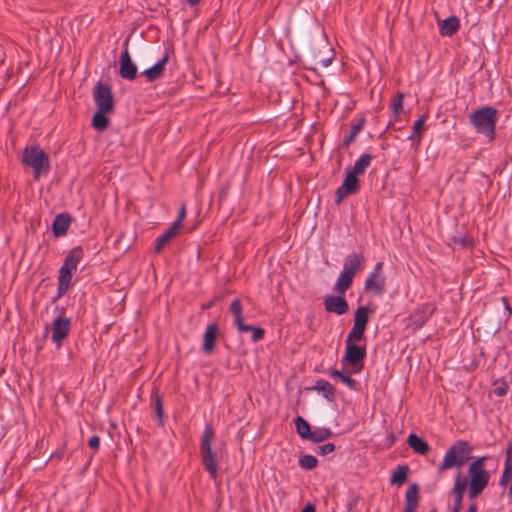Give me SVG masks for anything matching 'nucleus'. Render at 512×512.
<instances>
[{
	"label": "nucleus",
	"mask_w": 512,
	"mask_h": 512,
	"mask_svg": "<svg viewBox=\"0 0 512 512\" xmlns=\"http://www.w3.org/2000/svg\"><path fill=\"white\" fill-rule=\"evenodd\" d=\"M486 457H481L472 462L468 467V476L458 473L455 479L463 483V489H467L469 499L477 498L488 486L490 474L485 469Z\"/></svg>",
	"instance_id": "obj_1"
},
{
	"label": "nucleus",
	"mask_w": 512,
	"mask_h": 512,
	"mask_svg": "<svg viewBox=\"0 0 512 512\" xmlns=\"http://www.w3.org/2000/svg\"><path fill=\"white\" fill-rule=\"evenodd\" d=\"M469 122L475 131L489 141L494 140L499 112L492 106H483L469 114Z\"/></svg>",
	"instance_id": "obj_2"
},
{
	"label": "nucleus",
	"mask_w": 512,
	"mask_h": 512,
	"mask_svg": "<svg viewBox=\"0 0 512 512\" xmlns=\"http://www.w3.org/2000/svg\"><path fill=\"white\" fill-rule=\"evenodd\" d=\"M471 454L472 447L468 442L462 440L455 442L446 451L438 471L441 473L454 467L460 468L464 466L466 462L471 458Z\"/></svg>",
	"instance_id": "obj_3"
},
{
	"label": "nucleus",
	"mask_w": 512,
	"mask_h": 512,
	"mask_svg": "<svg viewBox=\"0 0 512 512\" xmlns=\"http://www.w3.org/2000/svg\"><path fill=\"white\" fill-rule=\"evenodd\" d=\"M22 162L33 169L34 179L36 180L42 174H46L50 168L48 155L36 145L26 147L23 150Z\"/></svg>",
	"instance_id": "obj_4"
},
{
	"label": "nucleus",
	"mask_w": 512,
	"mask_h": 512,
	"mask_svg": "<svg viewBox=\"0 0 512 512\" xmlns=\"http://www.w3.org/2000/svg\"><path fill=\"white\" fill-rule=\"evenodd\" d=\"M214 436V431L211 426H206L205 430L201 437V445L200 452L202 456V461L205 466V469L209 472L210 476L213 479L217 478V456L215 452L212 451L211 441Z\"/></svg>",
	"instance_id": "obj_5"
},
{
	"label": "nucleus",
	"mask_w": 512,
	"mask_h": 512,
	"mask_svg": "<svg viewBox=\"0 0 512 512\" xmlns=\"http://www.w3.org/2000/svg\"><path fill=\"white\" fill-rule=\"evenodd\" d=\"M71 329L70 318L64 317L59 314L50 325L45 326V334L47 337L50 334V338L56 347L59 349L65 339L68 337Z\"/></svg>",
	"instance_id": "obj_6"
},
{
	"label": "nucleus",
	"mask_w": 512,
	"mask_h": 512,
	"mask_svg": "<svg viewBox=\"0 0 512 512\" xmlns=\"http://www.w3.org/2000/svg\"><path fill=\"white\" fill-rule=\"evenodd\" d=\"M229 310L233 315V323L240 332H252L251 339L254 342L260 341L264 337L265 331L262 328L244 324L243 308L239 299L231 302Z\"/></svg>",
	"instance_id": "obj_7"
},
{
	"label": "nucleus",
	"mask_w": 512,
	"mask_h": 512,
	"mask_svg": "<svg viewBox=\"0 0 512 512\" xmlns=\"http://www.w3.org/2000/svg\"><path fill=\"white\" fill-rule=\"evenodd\" d=\"M385 285L386 278L383 274V263L378 262L375 265L373 272L366 279L364 287L367 291L381 296L385 292Z\"/></svg>",
	"instance_id": "obj_8"
},
{
	"label": "nucleus",
	"mask_w": 512,
	"mask_h": 512,
	"mask_svg": "<svg viewBox=\"0 0 512 512\" xmlns=\"http://www.w3.org/2000/svg\"><path fill=\"white\" fill-rule=\"evenodd\" d=\"M93 98L98 110L111 111L113 109V96L108 85L97 83L94 87Z\"/></svg>",
	"instance_id": "obj_9"
},
{
	"label": "nucleus",
	"mask_w": 512,
	"mask_h": 512,
	"mask_svg": "<svg viewBox=\"0 0 512 512\" xmlns=\"http://www.w3.org/2000/svg\"><path fill=\"white\" fill-rule=\"evenodd\" d=\"M359 188L358 177L346 171V176L342 184L336 190L335 202L339 204L345 197L357 193Z\"/></svg>",
	"instance_id": "obj_10"
},
{
	"label": "nucleus",
	"mask_w": 512,
	"mask_h": 512,
	"mask_svg": "<svg viewBox=\"0 0 512 512\" xmlns=\"http://www.w3.org/2000/svg\"><path fill=\"white\" fill-rule=\"evenodd\" d=\"M119 75L126 80H133L137 75V65L132 61L127 47L119 59Z\"/></svg>",
	"instance_id": "obj_11"
},
{
	"label": "nucleus",
	"mask_w": 512,
	"mask_h": 512,
	"mask_svg": "<svg viewBox=\"0 0 512 512\" xmlns=\"http://www.w3.org/2000/svg\"><path fill=\"white\" fill-rule=\"evenodd\" d=\"M325 309L330 313L337 315L345 314L348 309V303L344 297L328 295L324 298Z\"/></svg>",
	"instance_id": "obj_12"
},
{
	"label": "nucleus",
	"mask_w": 512,
	"mask_h": 512,
	"mask_svg": "<svg viewBox=\"0 0 512 512\" xmlns=\"http://www.w3.org/2000/svg\"><path fill=\"white\" fill-rule=\"evenodd\" d=\"M365 259L362 255L352 253L348 255L343 264V272L354 278L355 274L363 267Z\"/></svg>",
	"instance_id": "obj_13"
},
{
	"label": "nucleus",
	"mask_w": 512,
	"mask_h": 512,
	"mask_svg": "<svg viewBox=\"0 0 512 512\" xmlns=\"http://www.w3.org/2000/svg\"><path fill=\"white\" fill-rule=\"evenodd\" d=\"M218 328L215 323L207 326L203 334L202 351L205 354H211L214 351L215 343L217 340Z\"/></svg>",
	"instance_id": "obj_14"
},
{
	"label": "nucleus",
	"mask_w": 512,
	"mask_h": 512,
	"mask_svg": "<svg viewBox=\"0 0 512 512\" xmlns=\"http://www.w3.org/2000/svg\"><path fill=\"white\" fill-rule=\"evenodd\" d=\"M168 59L169 56L167 53H165L156 64L144 70L143 75L146 77V79L151 82L160 78L165 71Z\"/></svg>",
	"instance_id": "obj_15"
},
{
	"label": "nucleus",
	"mask_w": 512,
	"mask_h": 512,
	"mask_svg": "<svg viewBox=\"0 0 512 512\" xmlns=\"http://www.w3.org/2000/svg\"><path fill=\"white\" fill-rule=\"evenodd\" d=\"M366 356V351L364 348L359 347L354 344L346 343V351L344 355V359L352 366H356L360 363Z\"/></svg>",
	"instance_id": "obj_16"
},
{
	"label": "nucleus",
	"mask_w": 512,
	"mask_h": 512,
	"mask_svg": "<svg viewBox=\"0 0 512 512\" xmlns=\"http://www.w3.org/2000/svg\"><path fill=\"white\" fill-rule=\"evenodd\" d=\"M74 271L61 267L58 275L57 295L54 301L61 298L68 290Z\"/></svg>",
	"instance_id": "obj_17"
},
{
	"label": "nucleus",
	"mask_w": 512,
	"mask_h": 512,
	"mask_svg": "<svg viewBox=\"0 0 512 512\" xmlns=\"http://www.w3.org/2000/svg\"><path fill=\"white\" fill-rule=\"evenodd\" d=\"M179 231L180 230L177 228V224H172V226L168 230L159 235L155 239L156 253H159L173 238H175L178 235Z\"/></svg>",
	"instance_id": "obj_18"
},
{
	"label": "nucleus",
	"mask_w": 512,
	"mask_h": 512,
	"mask_svg": "<svg viewBox=\"0 0 512 512\" xmlns=\"http://www.w3.org/2000/svg\"><path fill=\"white\" fill-rule=\"evenodd\" d=\"M83 254V249L81 247L73 248L65 257L62 267L75 272L78 264L83 258Z\"/></svg>",
	"instance_id": "obj_19"
},
{
	"label": "nucleus",
	"mask_w": 512,
	"mask_h": 512,
	"mask_svg": "<svg viewBox=\"0 0 512 512\" xmlns=\"http://www.w3.org/2000/svg\"><path fill=\"white\" fill-rule=\"evenodd\" d=\"M70 223L71 218L68 214L61 213L57 215L52 224V229L55 236L59 237L64 235L67 232Z\"/></svg>",
	"instance_id": "obj_20"
},
{
	"label": "nucleus",
	"mask_w": 512,
	"mask_h": 512,
	"mask_svg": "<svg viewBox=\"0 0 512 512\" xmlns=\"http://www.w3.org/2000/svg\"><path fill=\"white\" fill-rule=\"evenodd\" d=\"M418 486L412 484L406 491L404 512H415L418 507Z\"/></svg>",
	"instance_id": "obj_21"
},
{
	"label": "nucleus",
	"mask_w": 512,
	"mask_h": 512,
	"mask_svg": "<svg viewBox=\"0 0 512 512\" xmlns=\"http://www.w3.org/2000/svg\"><path fill=\"white\" fill-rule=\"evenodd\" d=\"M372 161V156L368 153L362 154L360 158L355 162L352 169H346L350 174L358 177L362 175L365 170L369 167Z\"/></svg>",
	"instance_id": "obj_22"
},
{
	"label": "nucleus",
	"mask_w": 512,
	"mask_h": 512,
	"mask_svg": "<svg viewBox=\"0 0 512 512\" xmlns=\"http://www.w3.org/2000/svg\"><path fill=\"white\" fill-rule=\"evenodd\" d=\"M459 19L457 17H448L439 22V30L443 36H452L459 29Z\"/></svg>",
	"instance_id": "obj_23"
},
{
	"label": "nucleus",
	"mask_w": 512,
	"mask_h": 512,
	"mask_svg": "<svg viewBox=\"0 0 512 512\" xmlns=\"http://www.w3.org/2000/svg\"><path fill=\"white\" fill-rule=\"evenodd\" d=\"M407 442L409 446L414 450V452L421 455H425L430 449L427 442L413 433L408 436Z\"/></svg>",
	"instance_id": "obj_24"
},
{
	"label": "nucleus",
	"mask_w": 512,
	"mask_h": 512,
	"mask_svg": "<svg viewBox=\"0 0 512 512\" xmlns=\"http://www.w3.org/2000/svg\"><path fill=\"white\" fill-rule=\"evenodd\" d=\"M364 123V118H358L352 121L350 134L345 138L343 142L345 146H349L350 143H352L355 140L357 135L362 131Z\"/></svg>",
	"instance_id": "obj_25"
},
{
	"label": "nucleus",
	"mask_w": 512,
	"mask_h": 512,
	"mask_svg": "<svg viewBox=\"0 0 512 512\" xmlns=\"http://www.w3.org/2000/svg\"><path fill=\"white\" fill-rule=\"evenodd\" d=\"M370 312L371 311L368 307H359L354 315V325L361 327L362 329H365L368 323Z\"/></svg>",
	"instance_id": "obj_26"
},
{
	"label": "nucleus",
	"mask_w": 512,
	"mask_h": 512,
	"mask_svg": "<svg viewBox=\"0 0 512 512\" xmlns=\"http://www.w3.org/2000/svg\"><path fill=\"white\" fill-rule=\"evenodd\" d=\"M464 492H465V490L463 489V483H461L459 479H455L454 485L452 488V493L455 497V505H454L453 512L460 511Z\"/></svg>",
	"instance_id": "obj_27"
},
{
	"label": "nucleus",
	"mask_w": 512,
	"mask_h": 512,
	"mask_svg": "<svg viewBox=\"0 0 512 512\" xmlns=\"http://www.w3.org/2000/svg\"><path fill=\"white\" fill-rule=\"evenodd\" d=\"M352 281L353 277L342 271L334 284V290L338 293H344L351 286Z\"/></svg>",
	"instance_id": "obj_28"
},
{
	"label": "nucleus",
	"mask_w": 512,
	"mask_h": 512,
	"mask_svg": "<svg viewBox=\"0 0 512 512\" xmlns=\"http://www.w3.org/2000/svg\"><path fill=\"white\" fill-rule=\"evenodd\" d=\"M295 426H296V431H297L298 435L302 439L308 440V438L311 434V431H312L309 423L304 418L298 416L295 419Z\"/></svg>",
	"instance_id": "obj_29"
},
{
	"label": "nucleus",
	"mask_w": 512,
	"mask_h": 512,
	"mask_svg": "<svg viewBox=\"0 0 512 512\" xmlns=\"http://www.w3.org/2000/svg\"><path fill=\"white\" fill-rule=\"evenodd\" d=\"M109 111L98 110L92 119V125L97 131H104L108 127V119L105 116Z\"/></svg>",
	"instance_id": "obj_30"
},
{
	"label": "nucleus",
	"mask_w": 512,
	"mask_h": 512,
	"mask_svg": "<svg viewBox=\"0 0 512 512\" xmlns=\"http://www.w3.org/2000/svg\"><path fill=\"white\" fill-rule=\"evenodd\" d=\"M330 375L340 382H342L344 385L349 387L352 390L356 389L357 383L355 380H353L347 373H344L342 371H339L337 369L332 370Z\"/></svg>",
	"instance_id": "obj_31"
},
{
	"label": "nucleus",
	"mask_w": 512,
	"mask_h": 512,
	"mask_svg": "<svg viewBox=\"0 0 512 512\" xmlns=\"http://www.w3.org/2000/svg\"><path fill=\"white\" fill-rule=\"evenodd\" d=\"M332 432L327 428H315L311 431L308 440L312 442H322L331 436Z\"/></svg>",
	"instance_id": "obj_32"
},
{
	"label": "nucleus",
	"mask_w": 512,
	"mask_h": 512,
	"mask_svg": "<svg viewBox=\"0 0 512 512\" xmlns=\"http://www.w3.org/2000/svg\"><path fill=\"white\" fill-rule=\"evenodd\" d=\"M315 389L317 391L321 392L326 399H328V400L333 399L334 388L329 382H327L325 380L317 381V383L315 385Z\"/></svg>",
	"instance_id": "obj_33"
},
{
	"label": "nucleus",
	"mask_w": 512,
	"mask_h": 512,
	"mask_svg": "<svg viewBox=\"0 0 512 512\" xmlns=\"http://www.w3.org/2000/svg\"><path fill=\"white\" fill-rule=\"evenodd\" d=\"M407 477V468L405 466H399L391 476V483L401 485L405 482Z\"/></svg>",
	"instance_id": "obj_34"
},
{
	"label": "nucleus",
	"mask_w": 512,
	"mask_h": 512,
	"mask_svg": "<svg viewBox=\"0 0 512 512\" xmlns=\"http://www.w3.org/2000/svg\"><path fill=\"white\" fill-rule=\"evenodd\" d=\"M364 331L365 329L353 325L352 329L350 330L347 336L346 343L352 344L353 342L360 340L363 336Z\"/></svg>",
	"instance_id": "obj_35"
},
{
	"label": "nucleus",
	"mask_w": 512,
	"mask_h": 512,
	"mask_svg": "<svg viewBox=\"0 0 512 512\" xmlns=\"http://www.w3.org/2000/svg\"><path fill=\"white\" fill-rule=\"evenodd\" d=\"M299 465L304 469H313L317 465V459L312 455H304L300 458Z\"/></svg>",
	"instance_id": "obj_36"
},
{
	"label": "nucleus",
	"mask_w": 512,
	"mask_h": 512,
	"mask_svg": "<svg viewBox=\"0 0 512 512\" xmlns=\"http://www.w3.org/2000/svg\"><path fill=\"white\" fill-rule=\"evenodd\" d=\"M499 484L503 487H507L508 486V496L510 497V499H512V473L508 475V477L506 479H504V473L502 474L500 480H499Z\"/></svg>",
	"instance_id": "obj_37"
},
{
	"label": "nucleus",
	"mask_w": 512,
	"mask_h": 512,
	"mask_svg": "<svg viewBox=\"0 0 512 512\" xmlns=\"http://www.w3.org/2000/svg\"><path fill=\"white\" fill-rule=\"evenodd\" d=\"M335 446L332 443H326L324 445L318 446L316 452L320 455H327L334 451Z\"/></svg>",
	"instance_id": "obj_38"
},
{
	"label": "nucleus",
	"mask_w": 512,
	"mask_h": 512,
	"mask_svg": "<svg viewBox=\"0 0 512 512\" xmlns=\"http://www.w3.org/2000/svg\"><path fill=\"white\" fill-rule=\"evenodd\" d=\"M425 121H426V116H421L417 121H415V123L413 125V130L415 132L422 133V131L424 130Z\"/></svg>",
	"instance_id": "obj_39"
},
{
	"label": "nucleus",
	"mask_w": 512,
	"mask_h": 512,
	"mask_svg": "<svg viewBox=\"0 0 512 512\" xmlns=\"http://www.w3.org/2000/svg\"><path fill=\"white\" fill-rule=\"evenodd\" d=\"M409 140L412 142L411 145L416 149L417 146L420 143V140H421V133L420 132H415L413 130L412 134L409 136Z\"/></svg>",
	"instance_id": "obj_40"
},
{
	"label": "nucleus",
	"mask_w": 512,
	"mask_h": 512,
	"mask_svg": "<svg viewBox=\"0 0 512 512\" xmlns=\"http://www.w3.org/2000/svg\"><path fill=\"white\" fill-rule=\"evenodd\" d=\"M403 107V96L398 95L397 98L393 101V110L395 113H398L402 110Z\"/></svg>",
	"instance_id": "obj_41"
},
{
	"label": "nucleus",
	"mask_w": 512,
	"mask_h": 512,
	"mask_svg": "<svg viewBox=\"0 0 512 512\" xmlns=\"http://www.w3.org/2000/svg\"><path fill=\"white\" fill-rule=\"evenodd\" d=\"M100 445V438L97 435H93L88 440V446L93 449L97 450Z\"/></svg>",
	"instance_id": "obj_42"
},
{
	"label": "nucleus",
	"mask_w": 512,
	"mask_h": 512,
	"mask_svg": "<svg viewBox=\"0 0 512 512\" xmlns=\"http://www.w3.org/2000/svg\"><path fill=\"white\" fill-rule=\"evenodd\" d=\"M185 215H186V209H185L184 206H182L180 211H179V214H178V217H177L176 221L173 223V224H177V228L179 230H180V227H181V222L185 218Z\"/></svg>",
	"instance_id": "obj_43"
},
{
	"label": "nucleus",
	"mask_w": 512,
	"mask_h": 512,
	"mask_svg": "<svg viewBox=\"0 0 512 512\" xmlns=\"http://www.w3.org/2000/svg\"><path fill=\"white\" fill-rule=\"evenodd\" d=\"M156 413L158 415V417H162V407H161V403H160V400L157 399L156 401Z\"/></svg>",
	"instance_id": "obj_44"
},
{
	"label": "nucleus",
	"mask_w": 512,
	"mask_h": 512,
	"mask_svg": "<svg viewBox=\"0 0 512 512\" xmlns=\"http://www.w3.org/2000/svg\"><path fill=\"white\" fill-rule=\"evenodd\" d=\"M301 512H315V507L312 504H307Z\"/></svg>",
	"instance_id": "obj_45"
},
{
	"label": "nucleus",
	"mask_w": 512,
	"mask_h": 512,
	"mask_svg": "<svg viewBox=\"0 0 512 512\" xmlns=\"http://www.w3.org/2000/svg\"><path fill=\"white\" fill-rule=\"evenodd\" d=\"M495 393L497 395H499V396H502V395H504L506 393V389H504V388H497V389H495Z\"/></svg>",
	"instance_id": "obj_46"
},
{
	"label": "nucleus",
	"mask_w": 512,
	"mask_h": 512,
	"mask_svg": "<svg viewBox=\"0 0 512 512\" xmlns=\"http://www.w3.org/2000/svg\"><path fill=\"white\" fill-rule=\"evenodd\" d=\"M467 512H477V507L475 504H471L467 510Z\"/></svg>",
	"instance_id": "obj_47"
},
{
	"label": "nucleus",
	"mask_w": 512,
	"mask_h": 512,
	"mask_svg": "<svg viewBox=\"0 0 512 512\" xmlns=\"http://www.w3.org/2000/svg\"><path fill=\"white\" fill-rule=\"evenodd\" d=\"M321 62L324 67H328L331 64V59H324Z\"/></svg>",
	"instance_id": "obj_48"
},
{
	"label": "nucleus",
	"mask_w": 512,
	"mask_h": 512,
	"mask_svg": "<svg viewBox=\"0 0 512 512\" xmlns=\"http://www.w3.org/2000/svg\"><path fill=\"white\" fill-rule=\"evenodd\" d=\"M186 1L190 6H195L196 4H198L200 2V0H186Z\"/></svg>",
	"instance_id": "obj_49"
},
{
	"label": "nucleus",
	"mask_w": 512,
	"mask_h": 512,
	"mask_svg": "<svg viewBox=\"0 0 512 512\" xmlns=\"http://www.w3.org/2000/svg\"><path fill=\"white\" fill-rule=\"evenodd\" d=\"M431 512H436L435 510L431 511Z\"/></svg>",
	"instance_id": "obj_50"
}]
</instances>
